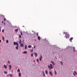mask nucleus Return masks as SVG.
<instances>
[{
    "mask_svg": "<svg viewBox=\"0 0 77 77\" xmlns=\"http://www.w3.org/2000/svg\"><path fill=\"white\" fill-rule=\"evenodd\" d=\"M48 68L50 70H51V69H52L54 68V66L52 65V64H51L50 66H48Z\"/></svg>",
    "mask_w": 77,
    "mask_h": 77,
    "instance_id": "f257e3e1",
    "label": "nucleus"
},
{
    "mask_svg": "<svg viewBox=\"0 0 77 77\" xmlns=\"http://www.w3.org/2000/svg\"><path fill=\"white\" fill-rule=\"evenodd\" d=\"M65 34L66 35V36H65V37L66 38V39L69 38V34H67V32H64Z\"/></svg>",
    "mask_w": 77,
    "mask_h": 77,
    "instance_id": "f03ea898",
    "label": "nucleus"
},
{
    "mask_svg": "<svg viewBox=\"0 0 77 77\" xmlns=\"http://www.w3.org/2000/svg\"><path fill=\"white\" fill-rule=\"evenodd\" d=\"M17 45V46L16 47V49L17 50H18V47L19 46V45L17 42H14V45Z\"/></svg>",
    "mask_w": 77,
    "mask_h": 77,
    "instance_id": "7ed1b4c3",
    "label": "nucleus"
},
{
    "mask_svg": "<svg viewBox=\"0 0 77 77\" xmlns=\"http://www.w3.org/2000/svg\"><path fill=\"white\" fill-rule=\"evenodd\" d=\"M73 39V37H71L70 38L69 40L71 42H72V40Z\"/></svg>",
    "mask_w": 77,
    "mask_h": 77,
    "instance_id": "20e7f679",
    "label": "nucleus"
},
{
    "mask_svg": "<svg viewBox=\"0 0 77 77\" xmlns=\"http://www.w3.org/2000/svg\"><path fill=\"white\" fill-rule=\"evenodd\" d=\"M12 66L11 65H10L9 66V69L11 70V69Z\"/></svg>",
    "mask_w": 77,
    "mask_h": 77,
    "instance_id": "39448f33",
    "label": "nucleus"
},
{
    "mask_svg": "<svg viewBox=\"0 0 77 77\" xmlns=\"http://www.w3.org/2000/svg\"><path fill=\"white\" fill-rule=\"evenodd\" d=\"M49 73H50V74L51 76H53V75L52 74V72L51 71H49Z\"/></svg>",
    "mask_w": 77,
    "mask_h": 77,
    "instance_id": "423d86ee",
    "label": "nucleus"
},
{
    "mask_svg": "<svg viewBox=\"0 0 77 77\" xmlns=\"http://www.w3.org/2000/svg\"><path fill=\"white\" fill-rule=\"evenodd\" d=\"M4 68L5 69H7V66L6 65H5L4 66Z\"/></svg>",
    "mask_w": 77,
    "mask_h": 77,
    "instance_id": "0eeeda50",
    "label": "nucleus"
},
{
    "mask_svg": "<svg viewBox=\"0 0 77 77\" xmlns=\"http://www.w3.org/2000/svg\"><path fill=\"white\" fill-rule=\"evenodd\" d=\"M42 56L41 55V57L40 58L39 60L40 61H41L42 60Z\"/></svg>",
    "mask_w": 77,
    "mask_h": 77,
    "instance_id": "6e6552de",
    "label": "nucleus"
},
{
    "mask_svg": "<svg viewBox=\"0 0 77 77\" xmlns=\"http://www.w3.org/2000/svg\"><path fill=\"white\" fill-rule=\"evenodd\" d=\"M18 29H15V31L16 32H18Z\"/></svg>",
    "mask_w": 77,
    "mask_h": 77,
    "instance_id": "1a4fd4ad",
    "label": "nucleus"
},
{
    "mask_svg": "<svg viewBox=\"0 0 77 77\" xmlns=\"http://www.w3.org/2000/svg\"><path fill=\"white\" fill-rule=\"evenodd\" d=\"M51 63L53 64L54 65H55V63H54V62L53 61H51Z\"/></svg>",
    "mask_w": 77,
    "mask_h": 77,
    "instance_id": "9d476101",
    "label": "nucleus"
},
{
    "mask_svg": "<svg viewBox=\"0 0 77 77\" xmlns=\"http://www.w3.org/2000/svg\"><path fill=\"white\" fill-rule=\"evenodd\" d=\"M9 75L10 77H12L13 76V75L12 74H9Z\"/></svg>",
    "mask_w": 77,
    "mask_h": 77,
    "instance_id": "9b49d317",
    "label": "nucleus"
},
{
    "mask_svg": "<svg viewBox=\"0 0 77 77\" xmlns=\"http://www.w3.org/2000/svg\"><path fill=\"white\" fill-rule=\"evenodd\" d=\"M23 53H24L25 54H26L27 53V51H24L23 52Z\"/></svg>",
    "mask_w": 77,
    "mask_h": 77,
    "instance_id": "f8f14e48",
    "label": "nucleus"
},
{
    "mask_svg": "<svg viewBox=\"0 0 77 77\" xmlns=\"http://www.w3.org/2000/svg\"><path fill=\"white\" fill-rule=\"evenodd\" d=\"M45 72L46 74V75H47L48 74V71L47 70H46L45 71Z\"/></svg>",
    "mask_w": 77,
    "mask_h": 77,
    "instance_id": "ddd939ff",
    "label": "nucleus"
},
{
    "mask_svg": "<svg viewBox=\"0 0 77 77\" xmlns=\"http://www.w3.org/2000/svg\"><path fill=\"white\" fill-rule=\"evenodd\" d=\"M19 43L21 44L22 43V40H21L19 41Z\"/></svg>",
    "mask_w": 77,
    "mask_h": 77,
    "instance_id": "4468645a",
    "label": "nucleus"
},
{
    "mask_svg": "<svg viewBox=\"0 0 77 77\" xmlns=\"http://www.w3.org/2000/svg\"><path fill=\"white\" fill-rule=\"evenodd\" d=\"M20 46L21 47H23V44H22L20 45Z\"/></svg>",
    "mask_w": 77,
    "mask_h": 77,
    "instance_id": "2eb2a0df",
    "label": "nucleus"
},
{
    "mask_svg": "<svg viewBox=\"0 0 77 77\" xmlns=\"http://www.w3.org/2000/svg\"><path fill=\"white\" fill-rule=\"evenodd\" d=\"M32 48V46L31 45H29L28 46V48Z\"/></svg>",
    "mask_w": 77,
    "mask_h": 77,
    "instance_id": "dca6fc26",
    "label": "nucleus"
},
{
    "mask_svg": "<svg viewBox=\"0 0 77 77\" xmlns=\"http://www.w3.org/2000/svg\"><path fill=\"white\" fill-rule=\"evenodd\" d=\"M73 48V51L74 52H75V47H74Z\"/></svg>",
    "mask_w": 77,
    "mask_h": 77,
    "instance_id": "f3484780",
    "label": "nucleus"
},
{
    "mask_svg": "<svg viewBox=\"0 0 77 77\" xmlns=\"http://www.w3.org/2000/svg\"><path fill=\"white\" fill-rule=\"evenodd\" d=\"M34 54H35V56H36V57L38 55V54L37 53H34Z\"/></svg>",
    "mask_w": 77,
    "mask_h": 77,
    "instance_id": "a211bd4d",
    "label": "nucleus"
},
{
    "mask_svg": "<svg viewBox=\"0 0 77 77\" xmlns=\"http://www.w3.org/2000/svg\"><path fill=\"white\" fill-rule=\"evenodd\" d=\"M29 51H31V52H33V49L30 50Z\"/></svg>",
    "mask_w": 77,
    "mask_h": 77,
    "instance_id": "6ab92c4d",
    "label": "nucleus"
},
{
    "mask_svg": "<svg viewBox=\"0 0 77 77\" xmlns=\"http://www.w3.org/2000/svg\"><path fill=\"white\" fill-rule=\"evenodd\" d=\"M19 77H21V73H19Z\"/></svg>",
    "mask_w": 77,
    "mask_h": 77,
    "instance_id": "aec40b11",
    "label": "nucleus"
},
{
    "mask_svg": "<svg viewBox=\"0 0 77 77\" xmlns=\"http://www.w3.org/2000/svg\"><path fill=\"white\" fill-rule=\"evenodd\" d=\"M38 39L39 40H40V37H38Z\"/></svg>",
    "mask_w": 77,
    "mask_h": 77,
    "instance_id": "412c9836",
    "label": "nucleus"
},
{
    "mask_svg": "<svg viewBox=\"0 0 77 77\" xmlns=\"http://www.w3.org/2000/svg\"><path fill=\"white\" fill-rule=\"evenodd\" d=\"M17 72H20V70L19 69H18Z\"/></svg>",
    "mask_w": 77,
    "mask_h": 77,
    "instance_id": "4be33fe9",
    "label": "nucleus"
},
{
    "mask_svg": "<svg viewBox=\"0 0 77 77\" xmlns=\"http://www.w3.org/2000/svg\"><path fill=\"white\" fill-rule=\"evenodd\" d=\"M26 48H27V45H25V49H26Z\"/></svg>",
    "mask_w": 77,
    "mask_h": 77,
    "instance_id": "5701e85b",
    "label": "nucleus"
},
{
    "mask_svg": "<svg viewBox=\"0 0 77 77\" xmlns=\"http://www.w3.org/2000/svg\"><path fill=\"white\" fill-rule=\"evenodd\" d=\"M60 63L61 64V65H63V63L61 61H60Z\"/></svg>",
    "mask_w": 77,
    "mask_h": 77,
    "instance_id": "b1692460",
    "label": "nucleus"
},
{
    "mask_svg": "<svg viewBox=\"0 0 77 77\" xmlns=\"http://www.w3.org/2000/svg\"><path fill=\"white\" fill-rule=\"evenodd\" d=\"M74 72H75V73L76 75H77V72H76L75 71H74Z\"/></svg>",
    "mask_w": 77,
    "mask_h": 77,
    "instance_id": "393cba45",
    "label": "nucleus"
},
{
    "mask_svg": "<svg viewBox=\"0 0 77 77\" xmlns=\"http://www.w3.org/2000/svg\"><path fill=\"white\" fill-rule=\"evenodd\" d=\"M36 61L37 62H39V60L38 59H37L36 60Z\"/></svg>",
    "mask_w": 77,
    "mask_h": 77,
    "instance_id": "a878e982",
    "label": "nucleus"
},
{
    "mask_svg": "<svg viewBox=\"0 0 77 77\" xmlns=\"http://www.w3.org/2000/svg\"><path fill=\"white\" fill-rule=\"evenodd\" d=\"M33 54H31V56L32 57H33Z\"/></svg>",
    "mask_w": 77,
    "mask_h": 77,
    "instance_id": "bb28decb",
    "label": "nucleus"
},
{
    "mask_svg": "<svg viewBox=\"0 0 77 77\" xmlns=\"http://www.w3.org/2000/svg\"><path fill=\"white\" fill-rule=\"evenodd\" d=\"M4 73H5L6 74H7V72H6V71H4Z\"/></svg>",
    "mask_w": 77,
    "mask_h": 77,
    "instance_id": "cd10ccee",
    "label": "nucleus"
},
{
    "mask_svg": "<svg viewBox=\"0 0 77 77\" xmlns=\"http://www.w3.org/2000/svg\"><path fill=\"white\" fill-rule=\"evenodd\" d=\"M21 35H19V37L20 38H21Z\"/></svg>",
    "mask_w": 77,
    "mask_h": 77,
    "instance_id": "c85d7f7f",
    "label": "nucleus"
},
{
    "mask_svg": "<svg viewBox=\"0 0 77 77\" xmlns=\"http://www.w3.org/2000/svg\"><path fill=\"white\" fill-rule=\"evenodd\" d=\"M4 38H5L4 37H2V40H3V41L4 40Z\"/></svg>",
    "mask_w": 77,
    "mask_h": 77,
    "instance_id": "c756f323",
    "label": "nucleus"
},
{
    "mask_svg": "<svg viewBox=\"0 0 77 77\" xmlns=\"http://www.w3.org/2000/svg\"><path fill=\"white\" fill-rule=\"evenodd\" d=\"M6 43H8V40H6Z\"/></svg>",
    "mask_w": 77,
    "mask_h": 77,
    "instance_id": "7c9ffc66",
    "label": "nucleus"
},
{
    "mask_svg": "<svg viewBox=\"0 0 77 77\" xmlns=\"http://www.w3.org/2000/svg\"><path fill=\"white\" fill-rule=\"evenodd\" d=\"M55 74L57 75V73L56 71H55Z\"/></svg>",
    "mask_w": 77,
    "mask_h": 77,
    "instance_id": "2f4dec72",
    "label": "nucleus"
},
{
    "mask_svg": "<svg viewBox=\"0 0 77 77\" xmlns=\"http://www.w3.org/2000/svg\"><path fill=\"white\" fill-rule=\"evenodd\" d=\"M1 26L0 27V32H1Z\"/></svg>",
    "mask_w": 77,
    "mask_h": 77,
    "instance_id": "473e14b6",
    "label": "nucleus"
},
{
    "mask_svg": "<svg viewBox=\"0 0 77 77\" xmlns=\"http://www.w3.org/2000/svg\"><path fill=\"white\" fill-rule=\"evenodd\" d=\"M43 76H44V77H45V73L44 74H43Z\"/></svg>",
    "mask_w": 77,
    "mask_h": 77,
    "instance_id": "72a5a7b5",
    "label": "nucleus"
},
{
    "mask_svg": "<svg viewBox=\"0 0 77 77\" xmlns=\"http://www.w3.org/2000/svg\"><path fill=\"white\" fill-rule=\"evenodd\" d=\"M20 34H21V35H23V34H22V32H20Z\"/></svg>",
    "mask_w": 77,
    "mask_h": 77,
    "instance_id": "f704fd0d",
    "label": "nucleus"
},
{
    "mask_svg": "<svg viewBox=\"0 0 77 77\" xmlns=\"http://www.w3.org/2000/svg\"><path fill=\"white\" fill-rule=\"evenodd\" d=\"M6 20V19L5 18L4 19V21H5Z\"/></svg>",
    "mask_w": 77,
    "mask_h": 77,
    "instance_id": "c9c22d12",
    "label": "nucleus"
},
{
    "mask_svg": "<svg viewBox=\"0 0 77 77\" xmlns=\"http://www.w3.org/2000/svg\"><path fill=\"white\" fill-rule=\"evenodd\" d=\"M4 29H3V30H2V32H4Z\"/></svg>",
    "mask_w": 77,
    "mask_h": 77,
    "instance_id": "e433bc0d",
    "label": "nucleus"
},
{
    "mask_svg": "<svg viewBox=\"0 0 77 77\" xmlns=\"http://www.w3.org/2000/svg\"><path fill=\"white\" fill-rule=\"evenodd\" d=\"M37 36H38V33H37Z\"/></svg>",
    "mask_w": 77,
    "mask_h": 77,
    "instance_id": "4c0bfd02",
    "label": "nucleus"
},
{
    "mask_svg": "<svg viewBox=\"0 0 77 77\" xmlns=\"http://www.w3.org/2000/svg\"><path fill=\"white\" fill-rule=\"evenodd\" d=\"M8 63L9 64H10V62L9 61L8 62Z\"/></svg>",
    "mask_w": 77,
    "mask_h": 77,
    "instance_id": "58836bf2",
    "label": "nucleus"
},
{
    "mask_svg": "<svg viewBox=\"0 0 77 77\" xmlns=\"http://www.w3.org/2000/svg\"><path fill=\"white\" fill-rule=\"evenodd\" d=\"M45 74L44 72V71H42V74Z\"/></svg>",
    "mask_w": 77,
    "mask_h": 77,
    "instance_id": "ea45409f",
    "label": "nucleus"
},
{
    "mask_svg": "<svg viewBox=\"0 0 77 77\" xmlns=\"http://www.w3.org/2000/svg\"><path fill=\"white\" fill-rule=\"evenodd\" d=\"M35 48V46H34V48Z\"/></svg>",
    "mask_w": 77,
    "mask_h": 77,
    "instance_id": "a19ab883",
    "label": "nucleus"
},
{
    "mask_svg": "<svg viewBox=\"0 0 77 77\" xmlns=\"http://www.w3.org/2000/svg\"><path fill=\"white\" fill-rule=\"evenodd\" d=\"M73 75L74 76H75V75L74 73H73Z\"/></svg>",
    "mask_w": 77,
    "mask_h": 77,
    "instance_id": "79ce46f5",
    "label": "nucleus"
},
{
    "mask_svg": "<svg viewBox=\"0 0 77 77\" xmlns=\"http://www.w3.org/2000/svg\"><path fill=\"white\" fill-rule=\"evenodd\" d=\"M2 42L1 40H0V42Z\"/></svg>",
    "mask_w": 77,
    "mask_h": 77,
    "instance_id": "37998d69",
    "label": "nucleus"
},
{
    "mask_svg": "<svg viewBox=\"0 0 77 77\" xmlns=\"http://www.w3.org/2000/svg\"><path fill=\"white\" fill-rule=\"evenodd\" d=\"M33 61H34V62H35V60H34Z\"/></svg>",
    "mask_w": 77,
    "mask_h": 77,
    "instance_id": "c03bdc74",
    "label": "nucleus"
},
{
    "mask_svg": "<svg viewBox=\"0 0 77 77\" xmlns=\"http://www.w3.org/2000/svg\"><path fill=\"white\" fill-rule=\"evenodd\" d=\"M2 23H4V22L3 21H2Z\"/></svg>",
    "mask_w": 77,
    "mask_h": 77,
    "instance_id": "a18cd8bd",
    "label": "nucleus"
},
{
    "mask_svg": "<svg viewBox=\"0 0 77 77\" xmlns=\"http://www.w3.org/2000/svg\"><path fill=\"white\" fill-rule=\"evenodd\" d=\"M24 42V40H23V41H22V42Z\"/></svg>",
    "mask_w": 77,
    "mask_h": 77,
    "instance_id": "49530a36",
    "label": "nucleus"
},
{
    "mask_svg": "<svg viewBox=\"0 0 77 77\" xmlns=\"http://www.w3.org/2000/svg\"><path fill=\"white\" fill-rule=\"evenodd\" d=\"M7 76H8V77H9V75H7Z\"/></svg>",
    "mask_w": 77,
    "mask_h": 77,
    "instance_id": "de8ad7c7",
    "label": "nucleus"
},
{
    "mask_svg": "<svg viewBox=\"0 0 77 77\" xmlns=\"http://www.w3.org/2000/svg\"><path fill=\"white\" fill-rule=\"evenodd\" d=\"M4 25H5V23H4Z\"/></svg>",
    "mask_w": 77,
    "mask_h": 77,
    "instance_id": "09e8293b",
    "label": "nucleus"
},
{
    "mask_svg": "<svg viewBox=\"0 0 77 77\" xmlns=\"http://www.w3.org/2000/svg\"><path fill=\"white\" fill-rule=\"evenodd\" d=\"M35 41H36V39H35Z\"/></svg>",
    "mask_w": 77,
    "mask_h": 77,
    "instance_id": "8fccbe9b",
    "label": "nucleus"
},
{
    "mask_svg": "<svg viewBox=\"0 0 77 77\" xmlns=\"http://www.w3.org/2000/svg\"><path fill=\"white\" fill-rule=\"evenodd\" d=\"M1 50V48H0V50Z\"/></svg>",
    "mask_w": 77,
    "mask_h": 77,
    "instance_id": "3c124183",
    "label": "nucleus"
},
{
    "mask_svg": "<svg viewBox=\"0 0 77 77\" xmlns=\"http://www.w3.org/2000/svg\"><path fill=\"white\" fill-rule=\"evenodd\" d=\"M23 27H24V26H23Z\"/></svg>",
    "mask_w": 77,
    "mask_h": 77,
    "instance_id": "603ef678",
    "label": "nucleus"
},
{
    "mask_svg": "<svg viewBox=\"0 0 77 77\" xmlns=\"http://www.w3.org/2000/svg\"><path fill=\"white\" fill-rule=\"evenodd\" d=\"M26 77H27L26 76Z\"/></svg>",
    "mask_w": 77,
    "mask_h": 77,
    "instance_id": "864d4df0",
    "label": "nucleus"
}]
</instances>
